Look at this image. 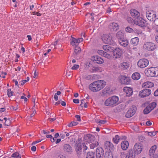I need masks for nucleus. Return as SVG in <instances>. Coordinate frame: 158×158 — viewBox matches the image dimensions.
<instances>
[{
	"label": "nucleus",
	"mask_w": 158,
	"mask_h": 158,
	"mask_svg": "<svg viewBox=\"0 0 158 158\" xmlns=\"http://www.w3.org/2000/svg\"><path fill=\"white\" fill-rule=\"evenodd\" d=\"M143 150V147L140 143H136L133 148L134 153L137 155L141 153Z\"/></svg>",
	"instance_id": "9d476101"
},
{
	"label": "nucleus",
	"mask_w": 158,
	"mask_h": 158,
	"mask_svg": "<svg viewBox=\"0 0 158 158\" xmlns=\"http://www.w3.org/2000/svg\"><path fill=\"white\" fill-rule=\"evenodd\" d=\"M31 149L32 151L35 152L36 150V147L35 146H32L31 148Z\"/></svg>",
	"instance_id": "0e129e2a"
},
{
	"label": "nucleus",
	"mask_w": 158,
	"mask_h": 158,
	"mask_svg": "<svg viewBox=\"0 0 158 158\" xmlns=\"http://www.w3.org/2000/svg\"><path fill=\"white\" fill-rule=\"evenodd\" d=\"M97 52L98 54L99 55H101L102 56H103L105 52H104L102 50H98Z\"/></svg>",
	"instance_id": "49530a36"
},
{
	"label": "nucleus",
	"mask_w": 158,
	"mask_h": 158,
	"mask_svg": "<svg viewBox=\"0 0 158 158\" xmlns=\"http://www.w3.org/2000/svg\"><path fill=\"white\" fill-rule=\"evenodd\" d=\"M86 158H95L94 153L92 152H88L87 154Z\"/></svg>",
	"instance_id": "58836bf2"
},
{
	"label": "nucleus",
	"mask_w": 158,
	"mask_h": 158,
	"mask_svg": "<svg viewBox=\"0 0 158 158\" xmlns=\"http://www.w3.org/2000/svg\"><path fill=\"white\" fill-rule=\"evenodd\" d=\"M149 63V61L148 60L146 59H142L138 61L137 65L140 68H143L147 67Z\"/></svg>",
	"instance_id": "6e6552de"
},
{
	"label": "nucleus",
	"mask_w": 158,
	"mask_h": 158,
	"mask_svg": "<svg viewBox=\"0 0 158 158\" xmlns=\"http://www.w3.org/2000/svg\"><path fill=\"white\" fill-rule=\"evenodd\" d=\"M74 147L77 156H79L82 153L81 143L79 139L76 141Z\"/></svg>",
	"instance_id": "423d86ee"
},
{
	"label": "nucleus",
	"mask_w": 158,
	"mask_h": 158,
	"mask_svg": "<svg viewBox=\"0 0 158 158\" xmlns=\"http://www.w3.org/2000/svg\"><path fill=\"white\" fill-rule=\"evenodd\" d=\"M77 124V122H73L68 124L67 126L69 127H72L76 126Z\"/></svg>",
	"instance_id": "37998d69"
},
{
	"label": "nucleus",
	"mask_w": 158,
	"mask_h": 158,
	"mask_svg": "<svg viewBox=\"0 0 158 158\" xmlns=\"http://www.w3.org/2000/svg\"><path fill=\"white\" fill-rule=\"evenodd\" d=\"M152 124V123L150 121H148L146 122V124L147 126L151 125Z\"/></svg>",
	"instance_id": "338daca9"
},
{
	"label": "nucleus",
	"mask_w": 158,
	"mask_h": 158,
	"mask_svg": "<svg viewBox=\"0 0 158 158\" xmlns=\"http://www.w3.org/2000/svg\"><path fill=\"white\" fill-rule=\"evenodd\" d=\"M125 31L127 32L130 33L132 31L133 29L130 27H127L125 29Z\"/></svg>",
	"instance_id": "de8ad7c7"
},
{
	"label": "nucleus",
	"mask_w": 158,
	"mask_h": 158,
	"mask_svg": "<svg viewBox=\"0 0 158 158\" xmlns=\"http://www.w3.org/2000/svg\"><path fill=\"white\" fill-rule=\"evenodd\" d=\"M104 148L109 150H112L114 148L113 144L109 141H106L104 143Z\"/></svg>",
	"instance_id": "412c9836"
},
{
	"label": "nucleus",
	"mask_w": 158,
	"mask_h": 158,
	"mask_svg": "<svg viewBox=\"0 0 158 158\" xmlns=\"http://www.w3.org/2000/svg\"><path fill=\"white\" fill-rule=\"evenodd\" d=\"M83 38H81L77 39L73 38L71 41V44L73 46H77L79 43L83 41Z\"/></svg>",
	"instance_id": "f3484780"
},
{
	"label": "nucleus",
	"mask_w": 158,
	"mask_h": 158,
	"mask_svg": "<svg viewBox=\"0 0 158 158\" xmlns=\"http://www.w3.org/2000/svg\"><path fill=\"white\" fill-rule=\"evenodd\" d=\"M73 102L75 103H79V100L78 99H73Z\"/></svg>",
	"instance_id": "680f3d73"
},
{
	"label": "nucleus",
	"mask_w": 158,
	"mask_h": 158,
	"mask_svg": "<svg viewBox=\"0 0 158 158\" xmlns=\"http://www.w3.org/2000/svg\"><path fill=\"white\" fill-rule=\"evenodd\" d=\"M106 82L104 81L100 80L94 81L89 86V89L94 92L99 91L106 85Z\"/></svg>",
	"instance_id": "f257e3e1"
},
{
	"label": "nucleus",
	"mask_w": 158,
	"mask_h": 158,
	"mask_svg": "<svg viewBox=\"0 0 158 158\" xmlns=\"http://www.w3.org/2000/svg\"><path fill=\"white\" fill-rule=\"evenodd\" d=\"M129 67L128 64L127 62H123L120 64L119 65L120 68L123 70L127 69Z\"/></svg>",
	"instance_id": "c756f323"
},
{
	"label": "nucleus",
	"mask_w": 158,
	"mask_h": 158,
	"mask_svg": "<svg viewBox=\"0 0 158 158\" xmlns=\"http://www.w3.org/2000/svg\"><path fill=\"white\" fill-rule=\"evenodd\" d=\"M82 145L83 146V149L86 150L87 149V147L85 145V143H82Z\"/></svg>",
	"instance_id": "bf43d9fd"
},
{
	"label": "nucleus",
	"mask_w": 158,
	"mask_h": 158,
	"mask_svg": "<svg viewBox=\"0 0 158 158\" xmlns=\"http://www.w3.org/2000/svg\"><path fill=\"white\" fill-rule=\"evenodd\" d=\"M145 73L148 77H156L158 76V67H151L146 69Z\"/></svg>",
	"instance_id": "7ed1b4c3"
},
{
	"label": "nucleus",
	"mask_w": 158,
	"mask_h": 158,
	"mask_svg": "<svg viewBox=\"0 0 158 158\" xmlns=\"http://www.w3.org/2000/svg\"><path fill=\"white\" fill-rule=\"evenodd\" d=\"M152 110V109H150L149 106H148L143 110V113L145 114H147L149 113Z\"/></svg>",
	"instance_id": "f704fd0d"
},
{
	"label": "nucleus",
	"mask_w": 158,
	"mask_h": 158,
	"mask_svg": "<svg viewBox=\"0 0 158 158\" xmlns=\"http://www.w3.org/2000/svg\"><path fill=\"white\" fill-rule=\"evenodd\" d=\"M102 92L103 94L107 95L110 94L111 91L109 87H106L102 90Z\"/></svg>",
	"instance_id": "cd10ccee"
},
{
	"label": "nucleus",
	"mask_w": 158,
	"mask_h": 158,
	"mask_svg": "<svg viewBox=\"0 0 158 158\" xmlns=\"http://www.w3.org/2000/svg\"><path fill=\"white\" fill-rule=\"evenodd\" d=\"M151 93V91L150 89H143L139 92V95L141 98H144L148 96Z\"/></svg>",
	"instance_id": "4468645a"
},
{
	"label": "nucleus",
	"mask_w": 158,
	"mask_h": 158,
	"mask_svg": "<svg viewBox=\"0 0 158 158\" xmlns=\"http://www.w3.org/2000/svg\"><path fill=\"white\" fill-rule=\"evenodd\" d=\"M75 118L77 119V120L79 121H80L81 120V117L80 115H76L75 116Z\"/></svg>",
	"instance_id": "6e6d98bb"
},
{
	"label": "nucleus",
	"mask_w": 158,
	"mask_h": 158,
	"mask_svg": "<svg viewBox=\"0 0 158 158\" xmlns=\"http://www.w3.org/2000/svg\"><path fill=\"white\" fill-rule=\"evenodd\" d=\"M99 143L97 141H95L90 144V147L91 149H93L95 147L98 145Z\"/></svg>",
	"instance_id": "72a5a7b5"
},
{
	"label": "nucleus",
	"mask_w": 158,
	"mask_h": 158,
	"mask_svg": "<svg viewBox=\"0 0 158 158\" xmlns=\"http://www.w3.org/2000/svg\"><path fill=\"white\" fill-rule=\"evenodd\" d=\"M43 132L44 134L47 135L48 133H49L50 132L49 131H47L45 130H43Z\"/></svg>",
	"instance_id": "e2e57ef3"
},
{
	"label": "nucleus",
	"mask_w": 158,
	"mask_h": 158,
	"mask_svg": "<svg viewBox=\"0 0 158 158\" xmlns=\"http://www.w3.org/2000/svg\"><path fill=\"white\" fill-rule=\"evenodd\" d=\"M11 157L13 158H21V155H19L18 152H16L12 155Z\"/></svg>",
	"instance_id": "a19ab883"
},
{
	"label": "nucleus",
	"mask_w": 158,
	"mask_h": 158,
	"mask_svg": "<svg viewBox=\"0 0 158 158\" xmlns=\"http://www.w3.org/2000/svg\"><path fill=\"white\" fill-rule=\"evenodd\" d=\"M154 94V95L156 96H158V89L155 92Z\"/></svg>",
	"instance_id": "774afa93"
},
{
	"label": "nucleus",
	"mask_w": 158,
	"mask_h": 158,
	"mask_svg": "<svg viewBox=\"0 0 158 158\" xmlns=\"http://www.w3.org/2000/svg\"><path fill=\"white\" fill-rule=\"evenodd\" d=\"M104 157L105 158H113V157L111 154H110L108 153L105 154Z\"/></svg>",
	"instance_id": "3c124183"
},
{
	"label": "nucleus",
	"mask_w": 158,
	"mask_h": 158,
	"mask_svg": "<svg viewBox=\"0 0 158 158\" xmlns=\"http://www.w3.org/2000/svg\"><path fill=\"white\" fill-rule=\"evenodd\" d=\"M118 42L121 46L124 47L127 46L128 44V41L127 40L124 39L119 40L118 41Z\"/></svg>",
	"instance_id": "393cba45"
},
{
	"label": "nucleus",
	"mask_w": 158,
	"mask_h": 158,
	"mask_svg": "<svg viewBox=\"0 0 158 158\" xmlns=\"http://www.w3.org/2000/svg\"><path fill=\"white\" fill-rule=\"evenodd\" d=\"M120 156L122 158H123L125 156V154L124 153L121 152L120 155Z\"/></svg>",
	"instance_id": "13d9d810"
},
{
	"label": "nucleus",
	"mask_w": 158,
	"mask_h": 158,
	"mask_svg": "<svg viewBox=\"0 0 158 158\" xmlns=\"http://www.w3.org/2000/svg\"><path fill=\"white\" fill-rule=\"evenodd\" d=\"M156 148L157 146L156 145H154L151 147L149 151V154L150 156H152L154 154Z\"/></svg>",
	"instance_id": "7c9ffc66"
},
{
	"label": "nucleus",
	"mask_w": 158,
	"mask_h": 158,
	"mask_svg": "<svg viewBox=\"0 0 158 158\" xmlns=\"http://www.w3.org/2000/svg\"><path fill=\"white\" fill-rule=\"evenodd\" d=\"M5 121V124L6 126H9L10 124V121L9 120H8V122H9V123H6V121H7V118H4L3 119Z\"/></svg>",
	"instance_id": "864d4df0"
},
{
	"label": "nucleus",
	"mask_w": 158,
	"mask_h": 158,
	"mask_svg": "<svg viewBox=\"0 0 158 158\" xmlns=\"http://www.w3.org/2000/svg\"><path fill=\"white\" fill-rule=\"evenodd\" d=\"M7 93L8 96L10 97L13 95L14 92L11 91L10 89H9L7 90Z\"/></svg>",
	"instance_id": "79ce46f5"
},
{
	"label": "nucleus",
	"mask_w": 158,
	"mask_h": 158,
	"mask_svg": "<svg viewBox=\"0 0 158 158\" xmlns=\"http://www.w3.org/2000/svg\"><path fill=\"white\" fill-rule=\"evenodd\" d=\"M91 60L93 61H96V63L99 64H102L103 63L102 59L98 56H94L92 57Z\"/></svg>",
	"instance_id": "aec40b11"
},
{
	"label": "nucleus",
	"mask_w": 158,
	"mask_h": 158,
	"mask_svg": "<svg viewBox=\"0 0 158 158\" xmlns=\"http://www.w3.org/2000/svg\"><path fill=\"white\" fill-rule=\"evenodd\" d=\"M156 48V44L152 42H146L143 46V50L147 51H152L154 50Z\"/></svg>",
	"instance_id": "39448f33"
},
{
	"label": "nucleus",
	"mask_w": 158,
	"mask_h": 158,
	"mask_svg": "<svg viewBox=\"0 0 158 158\" xmlns=\"http://www.w3.org/2000/svg\"><path fill=\"white\" fill-rule=\"evenodd\" d=\"M131 77L133 79L137 80L140 78V75L138 73H135L132 75Z\"/></svg>",
	"instance_id": "473e14b6"
},
{
	"label": "nucleus",
	"mask_w": 158,
	"mask_h": 158,
	"mask_svg": "<svg viewBox=\"0 0 158 158\" xmlns=\"http://www.w3.org/2000/svg\"><path fill=\"white\" fill-rule=\"evenodd\" d=\"M27 82V81H26V80H22L20 81V83L21 85H24L26 82Z\"/></svg>",
	"instance_id": "4d7b16f0"
},
{
	"label": "nucleus",
	"mask_w": 158,
	"mask_h": 158,
	"mask_svg": "<svg viewBox=\"0 0 158 158\" xmlns=\"http://www.w3.org/2000/svg\"><path fill=\"white\" fill-rule=\"evenodd\" d=\"M154 86L153 83L151 81H146L143 84L142 87L144 88H150Z\"/></svg>",
	"instance_id": "4be33fe9"
},
{
	"label": "nucleus",
	"mask_w": 158,
	"mask_h": 158,
	"mask_svg": "<svg viewBox=\"0 0 158 158\" xmlns=\"http://www.w3.org/2000/svg\"><path fill=\"white\" fill-rule=\"evenodd\" d=\"M129 146V143L127 141H123L121 144V147L123 150H126Z\"/></svg>",
	"instance_id": "a878e982"
},
{
	"label": "nucleus",
	"mask_w": 158,
	"mask_h": 158,
	"mask_svg": "<svg viewBox=\"0 0 158 158\" xmlns=\"http://www.w3.org/2000/svg\"><path fill=\"white\" fill-rule=\"evenodd\" d=\"M110 29L116 31L118 29V25L117 23H111L109 26Z\"/></svg>",
	"instance_id": "b1692460"
},
{
	"label": "nucleus",
	"mask_w": 158,
	"mask_h": 158,
	"mask_svg": "<svg viewBox=\"0 0 158 158\" xmlns=\"http://www.w3.org/2000/svg\"><path fill=\"white\" fill-rule=\"evenodd\" d=\"M135 24L141 27H143L145 25V20L141 17H139L137 19L134 21Z\"/></svg>",
	"instance_id": "2eb2a0df"
},
{
	"label": "nucleus",
	"mask_w": 158,
	"mask_h": 158,
	"mask_svg": "<svg viewBox=\"0 0 158 158\" xmlns=\"http://www.w3.org/2000/svg\"><path fill=\"white\" fill-rule=\"evenodd\" d=\"M136 108L133 106L130 108L126 114L125 116L127 118H130L133 116L135 113Z\"/></svg>",
	"instance_id": "1a4fd4ad"
},
{
	"label": "nucleus",
	"mask_w": 158,
	"mask_h": 158,
	"mask_svg": "<svg viewBox=\"0 0 158 158\" xmlns=\"http://www.w3.org/2000/svg\"><path fill=\"white\" fill-rule=\"evenodd\" d=\"M118 97L114 96L107 98L105 101L104 104L106 106H114L118 104Z\"/></svg>",
	"instance_id": "20e7f679"
},
{
	"label": "nucleus",
	"mask_w": 158,
	"mask_h": 158,
	"mask_svg": "<svg viewBox=\"0 0 158 158\" xmlns=\"http://www.w3.org/2000/svg\"><path fill=\"white\" fill-rule=\"evenodd\" d=\"M85 139L87 140L88 142L92 143L94 141V140L95 139V137L94 136L92 135L88 134L86 136Z\"/></svg>",
	"instance_id": "bb28decb"
},
{
	"label": "nucleus",
	"mask_w": 158,
	"mask_h": 158,
	"mask_svg": "<svg viewBox=\"0 0 158 158\" xmlns=\"http://www.w3.org/2000/svg\"><path fill=\"white\" fill-rule=\"evenodd\" d=\"M132 150L128 151L126 155L125 158H135V155Z\"/></svg>",
	"instance_id": "5701e85b"
},
{
	"label": "nucleus",
	"mask_w": 158,
	"mask_h": 158,
	"mask_svg": "<svg viewBox=\"0 0 158 158\" xmlns=\"http://www.w3.org/2000/svg\"><path fill=\"white\" fill-rule=\"evenodd\" d=\"M103 49L106 52H113V57L115 58H120L122 55L123 51L121 49L119 48H116L113 50V48L109 45H105L103 46Z\"/></svg>",
	"instance_id": "f03ea898"
},
{
	"label": "nucleus",
	"mask_w": 158,
	"mask_h": 158,
	"mask_svg": "<svg viewBox=\"0 0 158 158\" xmlns=\"http://www.w3.org/2000/svg\"><path fill=\"white\" fill-rule=\"evenodd\" d=\"M103 41L106 44L113 45L114 44V41L108 35L104 34L102 36Z\"/></svg>",
	"instance_id": "0eeeda50"
},
{
	"label": "nucleus",
	"mask_w": 158,
	"mask_h": 158,
	"mask_svg": "<svg viewBox=\"0 0 158 158\" xmlns=\"http://www.w3.org/2000/svg\"><path fill=\"white\" fill-rule=\"evenodd\" d=\"M104 154L103 149L100 147L97 148L96 150V155L97 158H102Z\"/></svg>",
	"instance_id": "dca6fc26"
},
{
	"label": "nucleus",
	"mask_w": 158,
	"mask_h": 158,
	"mask_svg": "<svg viewBox=\"0 0 158 158\" xmlns=\"http://www.w3.org/2000/svg\"><path fill=\"white\" fill-rule=\"evenodd\" d=\"M146 16L149 20L152 21L156 18V13L153 10L148 11L146 12Z\"/></svg>",
	"instance_id": "f8f14e48"
},
{
	"label": "nucleus",
	"mask_w": 158,
	"mask_h": 158,
	"mask_svg": "<svg viewBox=\"0 0 158 158\" xmlns=\"http://www.w3.org/2000/svg\"><path fill=\"white\" fill-rule=\"evenodd\" d=\"M116 37L119 41L120 40L123 39L124 34L121 31H119L117 33Z\"/></svg>",
	"instance_id": "2f4dec72"
},
{
	"label": "nucleus",
	"mask_w": 158,
	"mask_h": 158,
	"mask_svg": "<svg viewBox=\"0 0 158 158\" xmlns=\"http://www.w3.org/2000/svg\"><path fill=\"white\" fill-rule=\"evenodd\" d=\"M120 139V138L118 135H116L113 139V141L116 144L118 143Z\"/></svg>",
	"instance_id": "c9c22d12"
},
{
	"label": "nucleus",
	"mask_w": 158,
	"mask_h": 158,
	"mask_svg": "<svg viewBox=\"0 0 158 158\" xmlns=\"http://www.w3.org/2000/svg\"><path fill=\"white\" fill-rule=\"evenodd\" d=\"M81 52V49L80 47L78 46H76L75 48L74 53L77 55L80 53Z\"/></svg>",
	"instance_id": "e433bc0d"
},
{
	"label": "nucleus",
	"mask_w": 158,
	"mask_h": 158,
	"mask_svg": "<svg viewBox=\"0 0 158 158\" xmlns=\"http://www.w3.org/2000/svg\"><path fill=\"white\" fill-rule=\"evenodd\" d=\"M127 21L130 23H133V19L131 17H128L127 18Z\"/></svg>",
	"instance_id": "c03bdc74"
},
{
	"label": "nucleus",
	"mask_w": 158,
	"mask_h": 158,
	"mask_svg": "<svg viewBox=\"0 0 158 158\" xmlns=\"http://www.w3.org/2000/svg\"><path fill=\"white\" fill-rule=\"evenodd\" d=\"M63 150L65 153L70 154L73 151L72 147L68 144H65L63 146Z\"/></svg>",
	"instance_id": "9b49d317"
},
{
	"label": "nucleus",
	"mask_w": 158,
	"mask_h": 158,
	"mask_svg": "<svg viewBox=\"0 0 158 158\" xmlns=\"http://www.w3.org/2000/svg\"><path fill=\"white\" fill-rule=\"evenodd\" d=\"M156 106V104L155 102H152L148 105L150 107V109H152V110H153Z\"/></svg>",
	"instance_id": "ea45409f"
},
{
	"label": "nucleus",
	"mask_w": 158,
	"mask_h": 158,
	"mask_svg": "<svg viewBox=\"0 0 158 158\" xmlns=\"http://www.w3.org/2000/svg\"><path fill=\"white\" fill-rule=\"evenodd\" d=\"M94 76V75H89L85 77V79L87 80L92 79L93 78Z\"/></svg>",
	"instance_id": "09e8293b"
},
{
	"label": "nucleus",
	"mask_w": 158,
	"mask_h": 158,
	"mask_svg": "<svg viewBox=\"0 0 158 158\" xmlns=\"http://www.w3.org/2000/svg\"><path fill=\"white\" fill-rule=\"evenodd\" d=\"M120 82L122 84L127 85L130 82V79L126 76H121L119 77Z\"/></svg>",
	"instance_id": "ddd939ff"
},
{
	"label": "nucleus",
	"mask_w": 158,
	"mask_h": 158,
	"mask_svg": "<svg viewBox=\"0 0 158 158\" xmlns=\"http://www.w3.org/2000/svg\"><path fill=\"white\" fill-rule=\"evenodd\" d=\"M99 70V68L97 66H92V69L90 70V72L91 73H94L98 71Z\"/></svg>",
	"instance_id": "4c0bfd02"
},
{
	"label": "nucleus",
	"mask_w": 158,
	"mask_h": 158,
	"mask_svg": "<svg viewBox=\"0 0 158 158\" xmlns=\"http://www.w3.org/2000/svg\"><path fill=\"white\" fill-rule=\"evenodd\" d=\"M103 56L105 57L106 58H107L109 59H110L111 57V56L108 53H107L105 52V53Z\"/></svg>",
	"instance_id": "a18cd8bd"
},
{
	"label": "nucleus",
	"mask_w": 158,
	"mask_h": 158,
	"mask_svg": "<svg viewBox=\"0 0 158 158\" xmlns=\"http://www.w3.org/2000/svg\"><path fill=\"white\" fill-rule=\"evenodd\" d=\"M66 133V132H62V133L60 134V136L62 138L64 139L65 137V134Z\"/></svg>",
	"instance_id": "603ef678"
},
{
	"label": "nucleus",
	"mask_w": 158,
	"mask_h": 158,
	"mask_svg": "<svg viewBox=\"0 0 158 158\" xmlns=\"http://www.w3.org/2000/svg\"><path fill=\"white\" fill-rule=\"evenodd\" d=\"M79 68V65L78 64H74L72 68L73 70H75L78 69Z\"/></svg>",
	"instance_id": "5fc2aeb1"
},
{
	"label": "nucleus",
	"mask_w": 158,
	"mask_h": 158,
	"mask_svg": "<svg viewBox=\"0 0 158 158\" xmlns=\"http://www.w3.org/2000/svg\"><path fill=\"white\" fill-rule=\"evenodd\" d=\"M37 75H38V73H36V70H35V71H34V74L33 77L34 78H36V77H37Z\"/></svg>",
	"instance_id": "69168bd1"
},
{
	"label": "nucleus",
	"mask_w": 158,
	"mask_h": 158,
	"mask_svg": "<svg viewBox=\"0 0 158 158\" xmlns=\"http://www.w3.org/2000/svg\"><path fill=\"white\" fill-rule=\"evenodd\" d=\"M139 42V39L137 37L131 39V44L134 46H137Z\"/></svg>",
	"instance_id": "c85d7f7f"
},
{
	"label": "nucleus",
	"mask_w": 158,
	"mask_h": 158,
	"mask_svg": "<svg viewBox=\"0 0 158 158\" xmlns=\"http://www.w3.org/2000/svg\"><path fill=\"white\" fill-rule=\"evenodd\" d=\"M130 13L133 18L136 19H138L140 16V13L135 9H131L130 11Z\"/></svg>",
	"instance_id": "6ab92c4d"
},
{
	"label": "nucleus",
	"mask_w": 158,
	"mask_h": 158,
	"mask_svg": "<svg viewBox=\"0 0 158 158\" xmlns=\"http://www.w3.org/2000/svg\"><path fill=\"white\" fill-rule=\"evenodd\" d=\"M148 135L150 136H154L156 135V133L153 131H151L148 133Z\"/></svg>",
	"instance_id": "8fccbe9b"
},
{
	"label": "nucleus",
	"mask_w": 158,
	"mask_h": 158,
	"mask_svg": "<svg viewBox=\"0 0 158 158\" xmlns=\"http://www.w3.org/2000/svg\"><path fill=\"white\" fill-rule=\"evenodd\" d=\"M85 99H83L81 101V106H83V105H84L85 103Z\"/></svg>",
	"instance_id": "052dcab7"
},
{
	"label": "nucleus",
	"mask_w": 158,
	"mask_h": 158,
	"mask_svg": "<svg viewBox=\"0 0 158 158\" xmlns=\"http://www.w3.org/2000/svg\"><path fill=\"white\" fill-rule=\"evenodd\" d=\"M123 90L126 96L127 97L131 96L133 93V90L132 88L130 87H124L123 88Z\"/></svg>",
	"instance_id": "a211bd4d"
}]
</instances>
